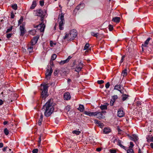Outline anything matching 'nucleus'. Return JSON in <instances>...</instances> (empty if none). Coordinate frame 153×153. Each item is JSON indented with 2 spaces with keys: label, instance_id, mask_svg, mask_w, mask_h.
Returning <instances> with one entry per match:
<instances>
[{
  "label": "nucleus",
  "instance_id": "a211bd4d",
  "mask_svg": "<svg viewBox=\"0 0 153 153\" xmlns=\"http://www.w3.org/2000/svg\"><path fill=\"white\" fill-rule=\"evenodd\" d=\"M120 18L119 17H115L113 18L112 19V21H114V22L118 23L119 22L120 20Z\"/></svg>",
  "mask_w": 153,
  "mask_h": 153
},
{
  "label": "nucleus",
  "instance_id": "3c124183",
  "mask_svg": "<svg viewBox=\"0 0 153 153\" xmlns=\"http://www.w3.org/2000/svg\"><path fill=\"white\" fill-rule=\"evenodd\" d=\"M12 35L11 33L7 34L6 37L7 38L9 39L11 37Z\"/></svg>",
  "mask_w": 153,
  "mask_h": 153
},
{
  "label": "nucleus",
  "instance_id": "b1692460",
  "mask_svg": "<svg viewBox=\"0 0 153 153\" xmlns=\"http://www.w3.org/2000/svg\"><path fill=\"white\" fill-rule=\"evenodd\" d=\"M48 86L47 85V84L43 85L42 91H48Z\"/></svg>",
  "mask_w": 153,
  "mask_h": 153
},
{
  "label": "nucleus",
  "instance_id": "ddd939ff",
  "mask_svg": "<svg viewBox=\"0 0 153 153\" xmlns=\"http://www.w3.org/2000/svg\"><path fill=\"white\" fill-rule=\"evenodd\" d=\"M20 29L21 31V34L20 35L21 36H23L25 33V30L24 26L23 25H21L20 26Z\"/></svg>",
  "mask_w": 153,
  "mask_h": 153
},
{
  "label": "nucleus",
  "instance_id": "a878e982",
  "mask_svg": "<svg viewBox=\"0 0 153 153\" xmlns=\"http://www.w3.org/2000/svg\"><path fill=\"white\" fill-rule=\"evenodd\" d=\"M100 108L102 110H106L107 109V106L106 105H102L100 106Z\"/></svg>",
  "mask_w": 153,
  "mask_h": 153
},
{
  "label": "nucleus",
  "instance_id": "5fc2aeb1",
  "mask_svg": "<svg viewBox=\"0 0 153 153\" xmlns=\"http://www.w3.org/2000/svg\"><path fill=\"white\" fill-rule=\"evenodd\" d=\"M12 27H11L10 28L8 29L6 31V33H7L10 32L12 30Z\"/></svg>",
  "mask_w": 153,
  "mask_h": 153
},
{
  "label": "nucleus",
  "instance_id": "9b49d317",
  "mask_svg": "<svg viewBox=\"0 0 153 153\" xmlns=\"http://www.w3.org/2000/svg\"><path fill=\"white\" fill-rule=\"evenodd\" d=\"M64 98L65 100H69L71 99V96L68 92L65 93L64 94Z\"/></svg>",
  "mask_w": 153,
  "mask_h": 153
},
{
  "label": "nucleus",
  "instance_id": "9d476101",
  "mask_svg": "<svg viewBox=\"0 0 153 153\" xmlns=\"http://www.w3.org/2000/svg\"><path fill=\"white\" fill-rule=\"evenodd\" d=\"M124 112L123 111V108H120L117 111V115L120 117H122L124 115Z\"/></svg>",
  "mask_w": 153,
  "mask_h": 153
},
{
  "label": "nucleus",
  "instance_id": "864d4df0",
  "mask_svg": "<svg viewBox=\"0 0 153 153\" xmlns=\"http://www.w3.org/2000/svg\"><path fill=\"white\" fill-rule=\"evenodd\" d=\"M125 56H124V55H123L122 56V57L121 58V59L120 61V63H122L123 62L124 59L125 58Z\"/></svg>",
  "mask_w": 153,
  "mask_h": 153
},
{
  "label": "nucleus",
  "instance_id": "2eb2a0df",
  "mask_svg": "<svg viewBox=\"0 0 153 153\" xmlns=\"http://www.w3.org/2000/svg\"><path fill=\"white\" fill-rule=\"evenodd\" d=\"M84 113L87 115H88L89 116H94V114L96 113H95V112H92L90 111H85Z\"/></svg>",
  "mask_w": 153,
  "mask_h": 153
},
{
  "label": "nucleus",
  "instance_id": "473e14b6",
  "mask_svg": "<svg viewBox=\"0 0 153 153\" xmlns=\"http://www.w3.org/2000/svg\"><path fill=\"white\" fill-rule=\"evenodd\" d=\"M4 133L6 135H8L9 134V132L8 129L7 128H5L4 130Z\"/></svg>",
  "mask_w": 153,
  "mask_h": 153
},
{
  "label": "nucleus",
  "instance_id": "0eeeda50",
  "mask_svg": "<svg viewBox=\"0 0 153 153\" xmlns=\"http://www.w3.org/2000/svg\"><path fill=\"white\" fill-rule=\"evenodd\" d=\"M124 89L123 87L121 85H117L114 87V89L116 90L119 91L121 94H123L124 91L123 90Z\"/></svg>",
  "mask_w": 153,
  "mask_h": 153
},
{
  "label": "nucleus",
  "instance_id": "6e6d98bb",
  "mask_svg": "<svg viewBox=\"0 0 153 153\" xmlns=\"http://www.w3.org/2000/svg\"><path fill=\"white\" fill-rule=\"evenodd\" d=\"M94 123L96 124H98L100 122V121H99L98 120L96 119H95L94 120Z\"/></svg>",
  "mask_w": 153,
  "mask_h": 153
},
{
  "label": "nucleus",
  "instance_id": "4be33fe9",
  "mask_svg": "<svg viewBox=\"0 0 153 153\" xmlns=\"http://www.w3.org/2000/svg\"><path fill=\"white\" fill-rule=\"evenodd\" d=\"M117 144L120 146L121 147L126 150V147L122 145L121 144V141L120 140H117Z\"/></svg>",
  "mask_w": 153,
  "mask_h": 153
},
{
  "label": "nucleus",
  "instance_id": "c756f323",
  "mask_svg": "<svg viewBox=\"0 0 153 153\" xmlns=\"http://www.w3.org/2000/svg\"><path fill=\"white\" fill-rule=\"evenodd\" d=\"M118 97L117 95H114L112 97V99H111V101L114 102L118 98Z\"/></svg>",
  "mask_w": 153,
  "mask_h": 153
},
{
  "label": "nucleus",
  "instance_id": "e2e57ef3",
  "mask_svg": "<svg viewBox=\"0 0 153 153\" xmlns=\"http://www.w3.org/2000/svg\"><path fill=\"white\" fill-rule=\"evenodd\" d=\"M3 103V102L2 100L0 99V105H2Z\"/></svg>",
  "mask_w": 153,
  "mask_h": 153
},
{
  "label": "nucleus",
  "instance_id": "f03ea898",
  "mask_svg": "<svg viewBox=\"0 0 153 153\" xmlns=\"http://www.w3.org/2000/svg\"><path fill=\"white\" fill-rule=\"evenodd\" d=\"M77 36L76 31L75 29L71 30L69 33H65V35L64 37V39H67L68 41H71L73 40Z\"/></svg>",
  "mask_w": 153,
  "mask_h": 153
},
{
  "label": "nucleus",
  "instance_id": "bb28decb",
  "mask_svg": "<svg viewBox=\"0 0 153 153\" xmlns=\"http://www.w3.org/2000/svg\"><path fill=\"white\" fill-rule=\"evenodd\" d=\"M48 91H42V98H43L46 96L47 94V93Z\"/></svg>",
  "mask_w": 153,
  "mask_h": 153
},
{
  "label": "nucleus",
  "instance_id": "c03bdc74",
  "mask_svg": "<svg viewBox=\"0 0 153 153\" xmlns=\"http://www.w3.org/2000/svg\"><path fill=\"white\" fill-rule=\"evenodd\" d=\"M98 84H101L104 83V81L103 80H98L97 81Z\"/></svg>",
  "mask_w": 153,
  "mask_h": 153
},
{
  "label": "nucleus",
  "instance_id": "39448f33",
  "mask_svg": "<svg viewBox=\"0 0 153 153\" xmlns=\"http://www.w3.org/2000/svg\"><path fill=\"white\" fill-rule=\"evenodd\" d=\"M36 16L41 17L40 20L43 22L44 21V17L46 15V11H43L42 9L36 10Z\"/></svg>",
  "mask_w": 153,
  "mask_h": 153
},
{
  "label": "nucleus",
  "instance_id": "f3484780",
  "mask_svg": "<svg viewBox=\"0 0 153 153\" xmlns=\"http://www.w3.org/2000/svg\"><path fill=\"white\" fill-rule=\"evenodd\" d=\"M34 45L31 44V45H28V46L27 50L29 51L30 53L33 52V46Z\"/></svg>",
  "mask_w": 153,
  "mask_h": 153
},
{
  "label": "nucleus",
  "instance_id": "e433bc0d",
  "mask_svg": "<svg viewBox=\"0 0 153 153\" xmlns=\"http://www.w3.org/2000/svg\"><path fill=\"white\" fill-rule=\"evenodd\" d=\"M127 153H134V152L133 149H129L127 150Z\"/></svg>",
  "mask_w": 153,
  "mask_h": 153
},
{
  "label": "nucleus",
  "instance_id": "09e8293b",
  "mask_svg": "<svg viewBox=\"0 0 153 153\" xmlns=\"http://www.w3.org/2000/svg\"><path fill=\"white\" fill-rule=\"evenodd\" d=\"M43 120L39 119V121L38 123V124L39 126H40L42 124V121Z\"/></svg>",
  "mask_w": 153,
  "mask_h": 153
},
{
  "label": "nucleus",
  "instance_id": "69168bd1",
  "mask_svg": "<svg viewBox=\"0 0 153 153\" xmlns=\"http://www.w3.org/2000/svg\"><path fill=\"white\" fill-rule=\"evenodd\" d=\"M3 146V144L2 143H0V148L2 147Z\"/></svg>",
  "mask_w": 153,
  "mask_h": 153
},
{
  "label": "nucleus",
  "instance_id": "774afa93",
  "mask_svg": "<svg viewBox=\"0 0 153 153\" xmlns=\"http://www.w3.org/2000/svg\"><path fill=\"white\" fill-rule=\"evenodd\" d=\"M150 146H151V147L152 149H153V143H151L150 144Z\"/></svg>",
  "mask_w": 153,
  "mask_h": 153
},
{
  "label": "nucleus",
  "instance_id": "1a4fd4ad",
  "mask_svg": "<svg viewBox=\"0 0 153 153\" xmlns=\"http://www.w3.org/2000/svg\"><path fill=\"white\" fill-rule=\"evenodd\" d=\"M34 27H37L41 32H42L44 31L45 25L44 24L41 23V24H39L38 25H36V26H34Z\"/></svg>",
  "mask_w": 153,
  "mask_h": 153
},
{
  "label": "nucleus",
  "instance_id": "680f3d73",
  "mask_svg": "<svg viewBox=\"0 0 153 153\" xmlns=\"http://www.w3.org/2000/svg\"><path fill=\"white\" fill-rule=\"evenodd\" d=\"M53 42L52 41H51L50 42V45L51 47H52L53 46Z\"/></svg>",
  "mask_w": 153,
  "mask_h": 153
},
{
  "label": "nucleus",
  "instance_id": "603ef678",
  "mask_svg": "<svg viewBox=\"0 0 153 153\" xmlns=\"http://www.w3.org/2000/svg\"><path fill=\"white\" fill-rule=\"evenodd\" d=\"M110 153H116V151L115 150L110 149Z\"/></svg>",
  "mask_w": 153,
  "mask_h": 153
},
{
  "label": "nucleus",
  "instance_id": "423d86ee",
  "mask_svg": "<svg viewBox=\"0 0 153 153\" xmlns=\"http://www.w3.org/2000/svg\"><path fill=\"white\" fill-rule=\"evenodd\" d=\"M106 112L105 111H103L101 112L97 111L95 112L96 113L94 114V116H97V118L99 119H103L105 118V116L103 115L102 114L105 113Z\"/></svg>",
  "mask_w": 153,
  "mask_h": 153
},
{
  "label": "nucleus",
  "instance_id": "aec40b11",
  "mask_svg": "<svg viewBox=\"0 0 153 153\" xmlns=\"http://www.w3.org/2000/svg\"><path fill=\"white\" fill-rule=\"evenodd\" d=\"M80 112H83L84 110V107L83 105H80L79 107L77 108Z\"/></svg>",
  "mask_w": 153,
  "mask_h": 153
},
{
  "label": "nucleus",
  "instance_id": "13d9d810",
  "mask_svg": "<svg viewBox=\"0 0 153 153\" xmlns=\"http://www.w3.org/2000/svg\"><path fill=\"white\" fill-rule=\"evenodd\" d=\"M83 65V64L81 63V62H80V63H79V65H78L77 66L81 67V66H82Z\"/></svg>",
  "mask_w": 153,
  "mask_h": 153
},
{
  "label": "nucleus",
  "instance_id": "6ab92c4d",
  "mask_svg": "<svg viewBox=\"0 0 153 153\" xmlns=\"http://www.w3.org/2000/svg\"><path fill=\"white\" fill-rule=\"evenodd\" d=\"M111 131V130L110 128H108L106 127L103 130V132L105 134H108Z\"/></svg>",
  "mask_w": 153,
  "mask_h": 153
},
{
  "label": "nucleus",
  "instance_id": "f257e3e1",
  "mask_svg": "<svg viewBox=\"0 0 153 153\" xmlns=\"http://www.w3.org/2000/svg\"><path fill=\"white\" fill-rule=\"evenodd\" d=\"M52 101L51 100H49L42 108V109H45V116L47 117L50 116L54 110V108L52 106Z\"/></svg>",
  "mask_w": 153,
  "mask_h": 153
},
{
  "label": "nucleus",
  "instance_id": "20e7f679",
  "mask_svg": "<svg viewBox=\"0 0 153 153\" xmlns=\"http://www.w3.org/2000/svg\"><path fill=\"white\" fill-rule=\"evenodd\" d=\"M58 21H59V28L61 30H62L63 29V27H62L63 25L65 22V19L64 18V14L63 13H61L59 15L58 17Z\"/></svg>",
  "mask_w": 153,
  "mask_h": 153
},
{
  "label": "nucleus",
  "instance_id": "49530a36",
  "mask_svg": "<svg viewBox=\"0 0 153 153\" xmlns=\"http://www.w3.org/2000/svg\"><path fill=\"white\" fill-rule=\"evenodd\" d=\"M38 151V150L37 149H34L32 151L33 153H37Z\"/></svg>",
  "mask_w": 153,
  "mask_h": 153
},
{
  "label": "nucleus",
  "instance_id": "f8f14e48",
  "mask_svg": "<svg viewBox=\"0 0 153 153\" xmlns=\"http://www.w3.org/2000/svg\"><path fill=\"white\" fill-rule=\"evenodd\" d=\"M71 58V56H68V58L65 60L62 61H61L60 62L59 64L60 65H63L65 63H68L69 60Z\"/></svg>",
  "mask_w": 153,
  "mask_h": 153
},
{
  "label": "nucleus",
  "instance_id": "0e129e2a",
  "mask_svg": "<svg viewBox=\"0 0 153 153\" xmlns=\"http://www.w3.org/2000/svg\"><path fill=\"white\" fill-rule=\"evenodd\" d=\"M96 150L98 152H100L101 150V149L99 148H97L96 149Z\"/></svg>",
  "mask_w": 153,
  "mask_h": 153
},
{
  "label": "nucleus",
  "instance_id": "5701e85b",
  "mask_svg": "<svg viewBox=\"0 0 153 153\" xmlns=\"http://www.w3.org/2000/svg\"><path fill=\"white\" fill-rule=\"evenodd\" d=\"M122 95V100L123 101H124L126 100L128 97H129V96L128 95L124 94V93Z\"/></svg>",
  "mask_w": 153,
  "mask_h": 153
},
{
  "label": "nucleus",
  "instance_id": "a19ab883",
  "mask_svg": "<svg viewBox=\"0 0 153 153\" xmlns=\"http://www.w3.org/2000/svg\"><path fill=\"white\" fill-rule=\"evenodd\" d=\"M89 44L87 43L85 45L84 47V50H85L87 49L89 47Z\"/></svg>",
  "mask_w": 153,
  "mask_h": 153
},
{
  "label": "nucleus",
  "instance_id": "a18cd8bd",
  "mask_svg": "<svg viewBox=\"0 0 153 153\" xmlns=\"http://www.w3.org/2000/svg\"><path fill=\"white\" fill-rule=\"evenodd\" d=\"M39 4L41 6H43L44 5V1L41 0L39 1Z\"/></svg>",
  "mask_w": 153,
  "mask_h": 153
},
{
  "label": "nucleus",
  "instance_id": "4d7b16f0",
  "mask_svg": "<svg viewBox=\"0 0 153 153\" xmlns=\"http://www.w3.org/2000/svg\"><path fill=\"white\" fill-rule=\"evenodd\" d=\"M137 105L139 106L141 105V102L139 101H137Z\"/></svg>",
  "mask_w": 153,
  "mask_h": 153
},
{
  "label": "nucleus",
  "instance_id": "4c0bfd02",
  "mask_svg": "<svg viewBox=\"0 0 153 153\" xmlns=\"http://www.w3.org/2000/svg\"><path fill=\"white\" fill-rule=\"evenodd\" d=\"M17 95V94H11V95H9V97H14V96H15L16 97V98H14V99H13V100H16V96Z\"/></svg>",
  "mask_w": 153,
  "mask_h": 153
},
{
  "label": "nucleus",
  "instance_id": "7c9ffc66",
  "mask_svg": "<svg viewBox=\"0 0 153 153\" xmlns=\"http://www.w3.org/2000/svg\"><path fill=\"white\" fill-rule=\"evenodd\" d=\"M80 131H77V130H75L72 131V133L74 134H75L77 135H79L80 133Z\"/></svg>",
  "mask_w": 153,
  "mask_h": 153
},
{
  "label": "nucleus",
  "instance_id": "cd10ccee",
  "mask_svg": "<svg viewBox=\"0 0 153 153\" xmlns=\"http://www.w3.org/2000/svg\"><path fill=\"white\" fill-rule=\"evenodd\" d=\"M82 69V67L77 66L75 71L76 72H79Z\"/></svg>",
  "mask_w": 153,
  "mask_h": 153
},
{
  "label": "nucleus",
  "instance_id": "6e6552de",
  "mask_svg": "<svg viewBox=\"0 0 153 153\" xmlns=\"http://www.w3.org/2000/svg\"><path fill=\"white\" fill-rule=\"evenodd\" d=\"M39 38V36H38L34 37L31 41V44L35 45L37 43Z\"/></svg>",
  "mask_w": 153,
  "mask_h": 153
},
{
  "label": "nucleus",
  "instance_id": "ea45409f",
  "mask_svg": "<svg viewBox=\"0 0 153 153\" xmlns=\"http://www.w3.org/2000/svg\"><path fill=\"white\" fill-rule=\"evenodd\" d=\"M70 106L69 105H67L65 108V110L66 111L68 112L70 111Z\"/></svg>",
  "mask_w": 153,
  "mask_h": 153
},
{
  "label": "nucleus",
  "instance_id": "052dcab7",
  "mask_svg": "<svg viewBox=\"0 0 153 153\" xmlns=\"http://www.w3.org/2000/svg\"><path fill=\"white\" fill-rule=\"evenodd\" d=\"M58 73V71H57L56 70L54 72V74L55 76H56L57 75Z\"/></svg>",
  "mask_w": 153,
  "mask_h": 153
},
{
  "label": "nucleus",
  "instance_id": "4468645a",
  "mask_svg": "<svg viewBox=\"0 0 153 153\" xmlns=\"http://www.w3.org/2000/svg\"><path fill=\"white\" fill-rule=\"evenodd\" d=\"M151 39L150 38H148L147 40H146V41L144 43V44H142V51H143V50L144 49V47H147L148 43L150 40Z\"/></svg>",
  "mask_w": 153,
  "mask_h": 153
},
{
  "label": "nucleus",
  "instance_id": "c85d7f7f",
  "mask_svg": "<svg viewBox=\"0 0 153 153\" xmlns=\"http://www.w3.org/2000/svg\"><path fill=\"white\" fill-rule=\"evenodd\" d=\"M91 35L94 37H96L97 38V36H98V34H99L98 33H95L94 32H91Z\"/></svg>",
  "mask_w": 153,
  "mask_h": 153
},
{
  "label": "nucleus",
  "instance_id": "c9c22d12",
  "mask_svg": "<svg viewBox=\"0 0 153 153\" xmlns=\"http://www.w3.org/2000/svg\"><path fill=\"white\" fill-rule=\"evenodd\" d=\"M132 136L133 137V139L135 140V141H137L138 139V137L135 134H133Z\"/></svg>",
  "mask_w": 153,
  "mask_h": 153
},
{
  "label": "nucleus",
  "instance_id": "7ed1b4c3",
  "mask_svg": "<svg viewBox=\"0 0 153 153\" xmlns=\"http://www.w3.org/2000/svg\"><path fill=\"white\" fill-rule=\"evenodd\" d=\"M53 61L51 60L50 61V64L51 66L50 68V69L49 70V69H47L46 72L45 73L46 78L47 79V80H49L50 79V76L53 72L52 67L53 65Z\"/></svg>",
  "mask_w": 153,
  "mask_h": 153
},
{
  "label": "nucleus",
  "instance_id": "37998d69",
  "mask_svg": "<svg viewBox=\"0 0 153 153\" xmlns=\"http://www.w3.org/2000/svg\"><path fill=\"white\" fill-rule=\"evenodd\" d=\"M130 146L129 147V149H131L134 146V145L133 144V143L132 142H130Z\"/></svg>",
  "mask_w": 153,
  "mask_h": 153
},
{
  "label": "nucleus",
  "instance_id": "58836bf2",
  "mask_svg": "<svg viewBox=\"0 0 153 153\" xmlns=\"http://www.w3.org/2000/svg\"><path fill=\"white\" fill-rule=\"evenodd\" d=\"M36 32V31L35 30H33L30 31L29 32V33L30 34L33 35H34V34H35Z\"/></svg>",
  "mask_w": 153,
  "mask_h": 153
},
{
  "label": "nucleus",
  "instance_id": "2f4dec72",
  "mask_svg": "<svg viewBox=\"0 0 153 153\" xmlns=\"http://www.w3.org/2000/svg\"><path fill=\"white\" fill-rule=\"evenodd\" d=\"M23 20V16H21L20 19L18 21V25H20L22 24Z\"/></svg>",
  "mask_w": 153,
  "mask_h": 153
},
{
  "label": "nucleus",
  "instance_id": "de8ad7c7",
  "mask_svg": "<svg viewBox=\"0 0 153 153\" xmlns=\"http://www.w3.org/2000/svg\"><path fill=\"white\" fill-rule=\"evenodd\" d=\"M98 126H100V128H102L103 126V123H101L100 122L99 123Z\"/></svg>",
  "mask_w": 153,
  "mask_h": 153
},
{
  "label": "nucleus",
  "instance_id": "79ce46f5",
  "mask_svg": "<svg viewBox=\"0 0 153 153\" xmlns=\"http://www.w3.org/2000/svg\"><path fill=\"white\" fill-rule=\"evenodd\" d=\"M109 29L110 31H111L113 29V25H109Z\"/></svg>",
  "mask_w": 153,
  "mask_h": 153
},
{
  "label": "nucleus",
  "instance_id": "8fccbe9b",
  "mask_svg": "<svg viewBox=\"0 0 153 153\" xmlns=\"http://www.w3.org/2000/svg\"><path fill=\"white\" fill-rule=\"evenodd\" d=\"M110 85L109 82H108L106 83L105 85V87L106 88H109Z\"/></svg>",
  "mask_w": 153,
  "mask_h": 153
},
{
  "label": "nucleus",
  "instance_id": "dca6fc26",
  "mask_svg": "<svg viewBox=\"0 0 153 153\" xmlns=\"http://www.w3.org/2000/svg\"><path fill=\"white\" fill-rule=\"evenodd\" d=\"M84 6V4L83 3H81L76 7L75 10H79L80 9H82Z\"/></svg>",
  "mask_w": 153,
  "mask_h": 153
},
{
  "label": "nucleus",
  "instance_id": "bf43d9fd",
  "mask_svg": "<svg viewBox=\"0 0 153 153\" xmlns=\"http://www.w3.org/2000/svg\"><path fill=\"white\" fill-rule=\"evenodd\" d=\"M129 138H130V139H131V140L133 141H135V140H134V139L133 138V136L131 137V136H129Z\"/></svg>",
  "mask_w": 153,
  "mask_h": 153
},
{
  "label": "nucleus",
  "instance_id": "412c9836",
  "mask_svg": "<svg viewBox=\"0 0 153 153\" xmlns=\"http://www.w3.org/2000/svg\"><path fill=\"white\" fill-rule=\"evenodd\" d=\"M36 1H33V2L32 4L31 5V6L30 7V9H34L35 7H36Z\"/></svg>",
  "mask_w": 153,
  "mask_h": 153
},
{
  "label": "nucleus",
  "instance_id": "338daca9",
  "mask_svg": "<svg viewBox=\"0 0 153 153\" xmlns=\"http://www.w3.org/2000/svg\"><path fill=\"white\" fill-rule=\"evenodd\" d=\"M43 114L41 113V115L40 116V118L39 119L43 120Z\"/></svg>",
  "mask_w": 153,
  "mask_h": 153
},
{
  "label": "nucleus",
  "instance_id": "72a5a7b5",
  "mask_svg": "<svg viewBox=\"0 0 153 153\" xmlns=\"http://www.w3.org/2000/svg\"><path fill=\"white\" fill-rule=\"evenodd\" d=\"M56 55L55 54H53L51 56V60H54L56 59Z\"/></svg>",
  "mask_w": 153,
  "mask_h": 153
},
{
  "label": "nucleus",
  "instance_id": "f704fd0d",
  "mask_svg": "<svg viewBox=\"0 0 153 153\" xmlns=\"http://www.w3.org/2000/svg\"><path fill=\"white\" fill-rule=\"evenodd\" d=\"M12 6L13 9L14 10H16L17 9V6L16 4H14L13 5H12Z\"/></svg>",
  "mask_w": 153,
  "mask_h": 153
},
{
  "label": "nucleus",
  "instance_id": "393cba45",
  "mask_svg": "<svg viewBox=\"0 0 153 153\" xmlns=\"http://www.w3.org/2000/svg\"><path fill=\"white\" fill-rule=\"evenodd\" d=\"M127 75V70L125 69L122 71V76L124 77L126 76Z\"/></svg>",
  "mask_w": 153,
  "mask_h": 153
}]
</instances>
